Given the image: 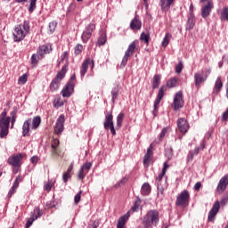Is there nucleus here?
Here are the masks:
<instances>
[{
	"mask_svg": "<svg viewBox=\"0 0 228 228\" xmlns=\"http://www.w3.org/2000/svg\"><path fill=\"white\" fill-rule=\"evenodd\" d=\"M158 224H159V212L156 209H151L142 217V222L138 228H153Z\"/></svg>",
	"mask_w": 228,
	"mask_h": 228,
	"instance_id": "f257e3e1",
	"label": "nucleus"
},
{
	"mask_svg": "<svg viewBox=\"0 0 228 228\" xmlns=\"http://www.w3.org/2000/svg\"><path fill=\"white\" fill-rule=\"evenodd\" d=\"M31 26L29 20H24L23 23L17 25L12 32L14 42H22L27 35H29Z\"/></svg>",
	"mask_w": 228,
	"mask_h": 228,
	"instance_id": "f03ea898",
	"label": "nucleus"
},
{
	"mask_svg": "<svg viewBox=\"0 0 228 228\" xmlns=\"http://www.w3.org/2000/svg\"><path fill=\"white\" fill-rule=\"evenodd\" d=\"M67 69H69V64L66 63L61 69L57 73L55 77L52 80L50 84L51 92H56L61 85V81L65 79V74H67Z\"/></svg>",
	"mask_w": 228,
	"mask_h": 228,
	"instance_id": "7ed1b4c3",
	"label": "nucleus"
},
{
	"mask_svg": "<svg viewBox=\"0 0 228 228\" xmlns=\"http://www.w3.org/2000/svg\"><path fill=\"white\" fill-rule=\"evenodd\" d=\"M103 127L106 131H110L112 136H115L117 134V131L115 130V125L113 123V114L110 111L105 114Z\"/></svg>",
	"mask_w": 228,
	"mask_h": 228,
	"instance_id": "20e7f679",
	"label": "nucleus"
},
{
	"mask_svg": "<svg viewBox=\"0 0 228 228\" xmlns=\"http://www.w3.org/2000/svg\"><path fill=\"white\" fill-rule=\"evenodd\" d=\"M95 31V23L87 24L81 35V40L83 44H88V40L92 38V34Z\"/></svg>",
	"mask_w": 228,
	"mask_h": 228,
	"instance_id": "39448f33",
	"label": "nucleus"
},
{
	"mask_svg": "<svg viewBox=\"0 0 228 228\" xmlns=\"http://www.w3.org/2000/svg\"><path fill=\"white\" fill-rule=\"evenodd\" d=\"M138 44V40L133 41L129 45L126 51L125 52V55L121 61V66L126 67L127 65V61L131 56L134 53V51H136V45Z\"/></svg>",
	"mask_w": 228,
	"mask_h": 228,
	"instance_id": "423d86ee",
	"label": "nucleus"
},
{
	"mask_svg": "<svg viewBox=\"0 0 228 228\" xmlns=\"http://www.w3.org/2000/svg\"><path fill=\"white\" fill-rule=\"evenodd\" d=\"M189 202L190 192L184 190L176 197L175 206H182L183 208H186Z\"/></svg>",
	"mask_w": 228,
	"mask_h": 228,
	"instance_id": "0eeeda50",
	"label": "nucleus"
},
{
	"mask_svg": "<svg viewBox=\"0 0 228 228\" xmlns=\"http://www.w3.org/2000/svg\"><path fill=\"white\" fill-rule=\"evenodd\" d=\"M183 106H184V101H183V92L178 91L175 94L174 102L171 104V108H173V110L175 111H177V110H181V108H183Z\"/></svg>",
	"mask_w": 228,
	"mask_h": 228,
	"instance_id": "6e6552de",
	"label": "nucleus"
},
{
	"mask_svg": "<svg viewBox=\"0 0 228 228\" xmlns=\"http://www.w3.org/2000/svg\"><path fill=\"white\" fill-rule=\"evenodd\" d=\"M208 81V74L204 73V70H200L194 73V85L199 88L200 85H204Z\"/></svg>",
	"mask_w": 228,
	"mask_h": 228,
	"instance_id": "1a4fd4ad",
	"label": "nucleus"
},
{
	"mask_svg": "<svg viewBox=\"0 0 228 228\" xmlns=\"http://www.w3.org/2000/svg\"><path fill=\"white\" fill-rule=\"evenodd\" d=\"M90 65H91V68L94 69V60H92L90 58H86L83 61L81 68H80L81 79H83V77H85V76L86 75V72H88V67H90Z\"/></svg>",
	"mask_w": 228,
	"mask_h": 228,
	"instance_id": "9d476101",
	"label": "nucleus"
},
{
	"mask_svg": "<svg viewBox=\"0 0 228 228\" xmlns=\"http://www.w3.org/2000/svg\"><path fill=\"white\" fill-rule=\"evenodd\" d=\"M51 53H53V45L51 44L40 45L37 49L39 60H42L45 54H51Z\"/></svg>",
	"mask_w": 228,
	"mask_h": 228,
	"instance_id": "9b49d317",
	"label": "nucleus"
},
{
	"mask_svg": "<svg viewBox=\"0 0 228 228\" xmlns=\"http://www.w3.org/2000/svg\"><path fill=\"white\" fill-rule=\"evenodd\" d=\"M215 8L213 1H208L203 7H201V17L208 19V15H211V11Z\"/></svg>",
	"mask_w": 228,
	"mask_h": 228,
	"instance_id": "f8f14e48",
	"label": "nucleus"
},
{
	"mask_svg": "<svg viewBox=\"0 0 228 228\" xmlns=\"http://www.w3.org/2000/svg\"><path fill=\"white\" fill-rule=\"evenodd\" d=\"M75 84L72 81H68L63 89L61 90L62 97H70L74 94Z\"/></svg>",
	"mask_w": 228,
	"mask_h": 228,
	"instance_id": "ddd939ff",
	"label": "nucleus"
},
{
	"mask_svg": "<svg viewBox=\"0 0 228 228\" xmlns=\"http://www.w3.org/2000/svg\"><path fill=\"white\" fill-rule=\"evenodd\" d=\"M64 124H65V116L61 115L57 118V121L54 126L55 134H61V133H63Z\"/></svg>",
	"mask_w": 228,
	"mask_h": 228,
	"instance_id": "4468645a",
	"label": "nucleus"
},
{
	"mask_svg": "<svg viewBox=\"0 0 228 228\" xmlns=\"http://www.w3.org/2000/svg\"><path fill=\"white\" fill-rule=\"evenodd\" d=\"M21 153H18L16 155H12L8 158L7 163L11 165V167H20V161H22Z\"/></svg>",
	"mask_w": 228,
	"mask_h": 228,
	"instance_id": "2eb2a0df",
	"label": "nucleus"
},
{
	"mask_svg": "<svg viewBox=\"0 0 228 228\" xmlns=\"http://www.w3.org/2000/svg\"><path fill=\"white\" fill-rule=\"evenodd\" d=\"M228 186V175H224L220 180L216 187V191L218 193H224L227 190Z\"/></svg>",
	"mask_w": 228,
	"mask_h": 228,
	"instance_id": "dca6fc26",
	"label": "nucleus"
},
{
	"mask_svg": "<svg viewBox=\"0 0 228 228\" xmlns=\"http://www.w3.org/2000/svg\"><path fill=\"white\" fill-rule=\"evenodd\" d=\"M218 211H220V202L216 201L208 213V222H214L215 217L216 216V214L218 213Z\"/></svg>",
	"mask_w": 228,
	"mask_h": 228,
	"instance_id": "f3484780",
	"label": "nucleus"
},
{
	"mask_svg": "<svg viewBox=\"0 0 228 228\" xmlns=\"http://www.w3.org/2000/svg\"><path fill=\"white\" fill-rule=\"evenodd\" d=\"M52 150H51V154L52 156H58L59 158H61V151H60V140L58 139H53L52 142Z\"/></svg>",
	"mask_w": 228,
	"mask_h": 228,
	"instance_id": "a211bd4d",
	"label": "nucleus"
},
{
	"mask_svg": "<svg viewBox=\"0 0 228 228\" xmlns=\"http://www.w3.org/2000/svg\"><path fill=\"white\" fill-rule=\"evenodd\" d=\"M178 129L183 134H186L188 133V129H190V124L184 118H181L177 120Z\"/></svg>",
	"mask_w": 228,
	"mask_h": 228,
	"instance_id": "6ab92c4d",
	"label": "nucleus"
},
{
	"mask_svg": "<svg viewBox=\"0 0 228 228\" xmlns=\"http://www.w3.org/2000/svg\"><path fill=\"white\" fill-rule=\"evenodd\" d=\"M153 146L152 144H150V146L147 149V152L143 157V165L145 168L149 167V162L151 161V158H152V155L154 152L152 151Z\"/></svg>",
	"mask_w": 228,
	"mask_h": 228,
	"instance_id": "aec40b11",
	"label": "nucleus"
},
{
	"mask_svg": "<svg viewBox=\"0 0 228 228\" xmlns=\"http://www.w3.org/2000/svg\"><path fill=\"white\" fill-rule=\"evenodd\" d=\"M130 29H133V31L142 29V21L135 17L134 20H132L130 22Z\"/></svg>",
	"mask_w": 228,
	"mask_h": 228,
	"instance_id": "412c9836",
	"label": "nucleus"
},
{
	"mask_svg": "<svg viewBox=\"0 0 228 228\" xmlns=\"http://www.w3.org/2000/svg\"><path fill=\"white\" fill-rule=\"evenodd\" d=\"M29 126H31V118H28L24 121L22 126V136H29Z\"/></svg>",
	"mask_w": 228,
	"mask_h": 228,
	"instance_id": "4be33fe9",
	"label": "nucleus"
},
{
	"mask_svg": "<svg viewBox=\"0 0 228 228\" xmlns=\"http://www.w3.org/2000/svg\"><path fill=\"white\" fill-rule=\"evenodd\" d=\"M163 177H165V173L161 172L156 178L157 190L160 193H163V191H165V187L161 185V181L163 180Z\"/></svg>",
	"mask_w": 228,
	"mask_h": 228,
	"instance_id": "5701e85b",
	"label": "nucleus"
},
{
	"mask_svg": "<svg viewBox=\"0 0 228 228\" xmlns=\"http://www.w3.org/2000/svg\"><path fill=\"white\" fill-rule=\"evenodd\" d=\"M172 3H174V0H160V8L162 12H168L170 6H172Z\"/></svg>",
	"mask_w": 228,
	"mask_h": 228,
	"instance_id": "b1692460",
	"label": "nucleus"
},
{
	"mask_svg": "<svg viewBox=\"0 0 228 228\" xmlns=\"http://www.w3.org/2000/svg\"><path fill=\"white\" fill-rule=\"evenodd\" d=\"M129 213L130 212L128 211L126 215L119 217L118 224H117V228H124V226L126 225V222H127V220L129 219V216H131V215Z\"/></svg>",
	"mask_w": 228,
	"mask_h": 228,
	"instance_id": "393cba45",
	"label": "nucleus"
},
{
	"mask_svg": "<svg viewBox=\"0 0 228 228\" xmlns=\"http://www.w3.org/2000/svg\"><path fill=\"white\" fill-rule=\"evenodd\" d=\"M195 28V15H189L188 16V20L186 23V30L187 31H191Z\"/></svg>",
	"mask_w": 228,
	"mask_h": 228,
	"instance_id": "a878e982",
	"label": "nucleus"
},
{
	"mask_svg": "<svg viewBox=\"0 0 228 228\" xmlns=\"http://www.w3.org/2000/svg\"><path fill=\"white\" fill-rule=\"evenodd\" d=\"M159 85H161V75L156 74V75H154L153 80L151 83V86H152L153 90L159 88Z\"/></svg>",
	"mask_w": 228,
	"mask_h": 228,
	"instance_id": "bb28decb",
	"label": "nucleus"
},
{
	"mask_svg": "<svg viewBox=\"0 0 228 228\" xmlns=\"http://www.w3.org/2000/svg\"><path fill=\"white\" fill-rule=\"evenodd\" d=\"M151 190V184L149 183H144L141 188V195H143V196L150 195Z\"/></svg>",
	"mask_w": 228,
	"mask_h": 228,
	"instance_id": "cd10ccee",
	"label": "nucleus"
},
{
	"mask_svg": "<svg viewBox=\"0 0 228 228\" xmlns=\"http://www.w3.org/2000/svg\"><path fill=\"white\" fill-rule=\"evenodd\" d=\"M177 83H179V77H174L167 80V88H175V86H177Z\"/></svg>",
	"mask_w": 228,
	"mask_h": 228,
	"instance_id": "c85d7f7f",
	"label": "nucleus"
},
{
	"mask_svg": "<svg viewBox=\"0 0 228 228\" xmlns=\"http://www.w3.org/2000/svg\"><path fill=\"white\" fill-rule=\"evenodd\" d=\"M40 124H42V118L40 116H36L32 118V129H38V127H40Z\"/></svg>",
	"mask_w": 228,
	"mask_h": 228,
	"instance_id": "c756f323",
	"label": "nucleus"
},
{
	"mask_svg": "<svg viewBox=\"0 0 228 228\" xmlns=\"http://www.w3.org/2000/svg\"><path fill=\"white\" fill-rule=\"evenodd\" d=\"M222 86H224V84L222 83V78L218 77L215 83L214 93L219 94L220 90H222Z\"/></svg>",
	"mask_w": 228,
	"mask_h": 228,
	"instance_id": "7c9ffc66",
	"label": "nucleus"
},
{
	"mask_svg": "<svg viewBox=\"0 0 228 228\" xmlns=\"http://www.w3.org/2000/svg\"><path fill=\"white\" fill-rule=\"evenodd\" d=\"M10 120H12L11 117L0 118V127L10 128Z\"/></svg>",
	"mask_w": 228,
	"mask_h": 228,
	"instance_id": "2f4dec72",
	"label": "nucleus"
},
{
	"mask_svg": "<svg viewBox=\"0 0 228 228\" xmlns=\"http://www.w3.org/2000/svg\"><path fill=\"white\" fill-rule=\"evenodd\" d=\"M200 151V148L197 147L194 149V151H190L189 154L187 156V161H193V158L199 154V151Z\"/></svg>",
	"mask_w": 228,
	"mask_h": 228,
	"instance_id": "473e14b6",
	"label": "nucleus"
},
{
	"mask_svg": "<svg viewBox=\"0 0 228 228\" xmlns=\"http://www.w3.org/2000/svg\"><path fill=\"white\" fill-rule=\"evenodd\" d=\"M120 92V88H118V85H117L114 88L111 90V95H112V102L115 104V101L118 98V93Z\"/></svg>",
	"mask_w": 228,
	"mask_h": 228,
	"instance_id": "72a5a7b5",
	"label": "nucleus"
},
{
	"mask_svg": "<svg viewBox=\"0 0 228 228\" xmlns=\"http://www.w3.org/2000/svg\"><path fill=\"white\" fill-rule=\"evenodd\" d=\"M140 40H141V42H143L144 44H146V45H149V42L151 41V34L142 32V34L140 36Z\"/></svg>",
	"mask_w": 228,
	"mask_h": 228,
	"instance_id": "f704fd0d",
	"label": "nucleus"
},
{
	"mask_svg": "<svg viewBox=\"0 0 228 228\" xmlns=\"http://www.w3.org/2000/svg\"><path fill=\"white\" fill-rule=\"evenodd\" d=\"M170 38H172V34L167 33L162 41V47H167L170 44Z\"/></svg>",
	"mask_w": 228,
	"mask_h": 228,
	"instance_id": "c9c22d12",
	"label": "nucleus"
},
{
	"mask_svg": "<svg viewBox=\"0 0 228 228\" xmlns=\"http://www.w3.org/2000/svg\"><path fill=\"white\" fill-rule=\"evenodd\" d=\"M17 120V107L13 108V110L11 111V122H12V128L15 125V122Z\"/></svg>",
	"mask_w": 228,
	"mask_h": 228,
	"instance_id": "e433bc0d",
	"label": "nucleus"
},
{
	"mask_svg": "<svg viewBox=\"0 0 228 228\" xmlns=\"http://www.w3.org/2000/svg\"><path fill=\"white\" fill-rule=\"evenodd\" d=\"M107 40H108V37H106V33H104V32L102 33V35L98 38L97 45H104V44H106Z\"/></svg>",
	"mask_w": 228,
	"mask_h": 228,
	"instance_id": "4c0bfd02",
	"label": "nucleus"
},
{
	"mask_svg": "<svg viewBox=\"0 0 228 228\" xmlns=\"http://www.w3.org/2000/svg\"><path fill=\"white\" fill-rule=\"evenodd\" d=\"M124 113L120 112L117 117V127L120 129L122 127V122H124Z\"/></svg>",
	"mask_w": 228,
	"mask_h": 228,
	"instance_id": "58836bf2",
	"label": "nucleus"
},
{
	"mask_svg": "<svg viewBox=\"0 0 228 228\" xmlns=\"http://www.w3.org/2000/svg\"><path fill=\"white\" fill-rule=\"evenodd\" d=\"M83 49H84L83 45L77 44L74 47V54H75V56H79V54H81L83 53Z\"/></svg>",
	"mask_w": 228,
	"mask_h": 228,
	"instance_id": "ea45409f",
	"label": "nucleus"
},
{
	"mask_svg": "<svg viewBox=\"0 0 228 228\" xmlns=\"http://www.w3.org/2000/svg\"><path fill=\"white\" fill-rule=\"evenodd\" d=\"M56 26H58V23L56 21H52L48 25V31L50 35H53L54 31H56Z\"/></svg>",
	"mask_w": 228,
	"mask_h": 228,
	"instance_id": "a19ab883",
	"label": "nucleus"
},
{
	"mask_svg": "<svg viewBox=\"0 0 228 228\" xmlns=\"http://www.w3.org/2000/svg\"><path fill=\"white\" fill-rule=\"evenodd\" d=\"M38 60L40 59V54L33 53L30 59L31 65H37L38 64Z\"/></svg>",
	"mask_w": 228,
	"mask_h": 228,
	"instance_id": "79ce46f5",
	"label": "nucleus"
},
{
	"mask_svg": "<svg viewBox=\"0 0 228 228\" xmlns=\"http://www.w3.org/2000/svg\"><path fill=\"white\" fill-rule=\"evenodd\" d=\"M17 188H19V185L17 183H13L7 195L9 199L17 192Z\"/></svg>",
	"mask_w": 228,
	"mask_h": 228,
	"instance_id": "37998d69",
	"label": "nucleus"
},
{
	"mask_svg": "<svg viewBox=\"0 0 228 228\" xmlns=\"http://www.w3.org/2000/svg\"><path fill=\"white\" fill-rule=\"evenodd\" d=\"M35 10H37V0H30V4L28 7L29 13H33Z\"/></svg>",
	"mask_w": 228,
	"mask_h": 228,
	"instance_id": "c03bdc74",
	"label": "nucleus"
},
{
	"mask_svg": "<svg viewBox=\"0 0 228 228\" xmlns=\"http://www.w3.org/2000/svg\"><path fill=\"white\" fill-rule=\"evenodd\" d=\"M8 129L7 127H0V138H6L8 136Z\"/></svg>",
	"mask_w": 228,
	"mask_h": 228,
	"instance_id": "a18cd8bd",
	"label": "nucleus"
},
{
	"mask_svg": "<svg viewBox=\"0 0 228 228\" xmlns=\"http://www.w3.org/2000/svg\"><path fill=\"white\" fill-rule=\"evenodd\" d=\"M165 97V86H162L158 93L157 99L162 100Z\"/></svg>",
	"mask_w": 228,
	"mask_h": 228,
	"instance_id": "49530a36",
	"label": "nucleus"
},
{
	"mask_svg": "<svg viewBox=\"0 0 228 228\" xmlns=\"http://www.w3.org/2000/svg\"><path fill=\"white\" fill-rule=\"evenodd\" d=\"M19 84L20 85H26L28 83V75L24 74L19 77Z\"/></svg>",
	"mask_w": 228,
	"mask_h": 228,
	"instance_id": "de8ad7c7",
	"label": "nucleus"
},
{
	"mask_svg": "<svg viewBox=\"0 0 228 228\" xmlns=\"http://www.w3.org/2000/svg\"><path fill=\"white\" fill-rule=\"evenodd\" d=\"M34 213L37 214V215H35V216H33L36 220L38 219V218H40V216H42V215H43V212H42V210H40L39 208H36L34 209Z\"/></svg>",
	"mask_w": 228,
	"mask_h": 228,
	"instance_id": "09e8293b",
	"label": "nucleus"
},
{
	"mask_svg": "<svg viewBox=\"0 0 228 228\" xmlns=\"http://www.w3.org/2000/svg\"><path fill=\"white\" fill-rule=\"evenodd\" d=\"M140 209V200H136L134 203V206L131 208L130 211L137 212Z\"/></svg>",
	"mask_w": 228,
	"mask_h": 228,
	"instance_id": "8fccbe9b",
	"label": "nucleus"
},
{
	"mask_svg": "<svg viewBox=\"0 0 228 228\" xmlns=\"http://www.w3.org/2000/svg\"><path fill=\"white\" fill-rule=\"evenodd\" d=\"M227 201H228V195H224L221 199L219 202V208H220V206H225V204H227Z\"/></svg>",
	"mask_w": 228,
	"mask_h": 228,
	"instance_id": "3c124183",
	"label": "nucleus"
},
{
	"mask_svg": "<svg viewBox=\"0 0 228 228\" xmlns=\"http://www.w3.org/2000/svg\"><path fill=\"white\" fill-rule=\"evenodd\" d=\"M81 193H83V191H79L77 195L74 197V202L75 204H79V201L81 200Z\"/></svg>",
	"mask_w": 228,
	"mask_h": 228,
	"instance_id": "603ef678",
	"label": "nucleus"
},
{
	"mask_svg": "<svg viewBox=\"0 0 228 228\" xmlns=\"http://www.w3.org/2000/svg\"><path fill=\"white\" fill-rule=\"evenodd\" d=\"M86 174H85V169H83L82 167L79 169L78 171V179H80L81 181H83L86 177Z\"/></svg>",
	"mask_w": 228,
	"mask_h": 228,
	"instance_id": "864d4df0",
	"label": "nucleus"
},
{
	"mask_svg": "<svg viewBox=\"0 0 228 228\" xmlns=\"http://www.w3.org/2000/svg\"><path fill=\"white\" fill-rule=\"evenodd\" d=\"M71 175L70 173L64 172L62 175V181L63 183H68L69 179H70Z\"/></svg>",
	"mask_w": 228,
	"mask_h": 228,
	"instance_id": "5fc2aeb1",
	"label": "nucleus"
},
{
	"mask_svg": "<svg viewBox=\"0 0 228 228\" xmlns=\"http://www.w3.org/2000/svg\"><path fill=\"white\" fill-rule=\"evenodd\" d=\"M175 72H176V74H181V72H183V62H179L175 66Z\"/></svg>",
	"mask_w": 228,
	"mask_h": 228,
	"instance_id": "6e6d98bb",
	"label": "nucleus"
},
{
	"mask_svg": "<svg viewBox=\"0 0 228 228\" xmlns=\"http://www.w3.org/2000/svg\"><path fill=\"white\" fill-rule=\"evenodd\" d=\"M168 133V127H164L159 134V139L163 140L165 138V135Z\"/></svg>",
	"mask_w": 228,
	"mask_h": 228,
	"instance_id": "4d7b16f0",
	"label": "nucleus"
},
{
	"mask_svg": "<svg viewBox=\"0 0 228 228\" xmlns=\"http://www.w3.org/2000/svg\"><path fill=\"white\" fill-rule=\"evenodd\" d=\"M81 168H83V170H87L88 172L90 168H92V162H86L81 167Z\"/></svg>",
	"mask_w": 228,
	"mask_h": 228,
	"instance_id": "13d9d810",
	"label": "nucleus"
},
{
	"mask_svg": "<svg viewBox=\"0 0 228 228\" xmlns=\"http://www.w3.org/2000/svg\"><path fill=\"white\" fill-rule=\"evenodd\" d=\"M37 220L36 218L34 217H30L28 219L27 223H26V228H29L30 225H33V222Z\"/></svg>",
	"mask_w": 228,
	"mask_h": 228,
	"instance_id": "bf43d9fd",
	"label": "nucleus"
},
{
	"mask_svg": "<svg viewBox=\"0 0 228 228\" xmlns=\"http://www.w3.org/2000/svg\"><path fill=\"white\" fill-rule=\"evenodd\" d=\"M53 188V182L50 181L45 185V191H51V189Z\"/></svg>",
	"mask_w": 228,
	"mask_h": 228,
	"instance_id": "052dcab7",
	"label": "nucleus"
},
{
	"mask_svg": "<svg viewBox=\"0 0 228 228\" xmlns=\"http://www.w3.org/2000/svg\"><path fill=\"white\" fill-rule=\"evenodd\" d=\"M228 120V109L222 115V122H227Z\"/></svg>",
	"mask_w": 228,
	"mask_h": 228,
	"instance_id": "680f3d73",
	"label": "nucleus"
},
{
	"mask_svg": "<svg viewBox=\"0 0 228 228\" xmlns=\"http://www.w3.org/2000/svg\"><path fill=\"white\" fill-rule=\"evenodd\" d=\"M159 110V105L153 104V111H152L153 117H156L158 115Z\"/></svg>",
	"mask_w": 228,
	"mask_h": 228,
	"instance_id": "e2e57ef3",
	"label": "nucleus"
},
{
	"mask_svg": "<svg viewBox=\"0 0 228 228\" xmlns=\"http://www.w3.org/2000/svg\"><path fill=\"white\" fill-rule=\"evenodd\" d=\"M169 167L170 166L168 165V163L164 162L163 168H162V174H167V170H168Z\"/></svg>",
	"mask_w": 228,
	"mask_h": 228,
	"instance_id": "0e129e2a",
	"label": "nucleus"
},
{
	"mask_svg": "<svg viewBox=\"0 0 228 228\" xmlns=\"http://www.w3.org/2000/svg\"><path fill=\"white\" fill-rule=\"evenodd\" d=\"M67 58H69V52H64V53L61 55V61H63L67 60Z\"/></svg>",
	"mask_w": 228,
	"mask_h": 228,
	"instance_id": "69168bd1",
	"label": "nucleus"
},
{
	"mask_svg": "<svg viewBox=\"0 0 228 228\" xmlns=\"http://www.w3.org/2000/svg\"><path fill=\"white\" fill-rule=\"evenodd\" d=\"M202 186V183H200V182H198V183H195V185H194V190L196 191H199V190H200V187Z\"/></svg>",
	"mask_w": 228,
	"mask_h": 228,
	"instance_id": "338daca9",
	"label": "nucleus"
},
{
	"mask_svg": "<svg viewBox=\"0 0 228 228\" xmlns=\"http://www.w3.org/2000/svg\"><path fill=\"white\" fill-rule=\"evenodd\" d=\"M99 227V223L94 221L93 224L88 225V228H97Z\"/></svg>",
	"mask_w": 228,
	"mask_h": 228,
	"instance_id": "774afa93",
	"label": "nucleus"
}]
</instances>
